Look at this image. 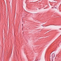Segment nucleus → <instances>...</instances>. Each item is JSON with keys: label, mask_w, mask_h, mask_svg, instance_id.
Returning a JSON list of instances; mask_svg holds the SVG:
<instances>
[{"label": "nucleus", "mask_w": 61, "mask_h": 61, "mask_svg": "<svg viewBox=\"0 0 61 61\" xmlns=\"http://www.w3.org/2000/svg\"><path fill=\"white\" fill-rule=\"evenodd\" d=\"M55 54L54 53H53L52 55V58L55 57Z\"/></svg>", "instance_id": "obj_1"}, {"label": "nucleus", "mask_w": 61, "mask_h": 61, "mask_svg": "<svg viewBox=\"0 0 61 61\" xmlns=\"http://www.w3.org/2000/svg\"><path fill=\"white\" fill-rule=\"evenodd\" d=\"M52 61H53V60H52Z\"/></svg>", "instance_id": "obj_2"}, {"label": "nucleus", "mask_w": 61, "mask_h": 61, "mask_svg": "<svg viewBox=\"0 0 61 61\" xmlns=\"http://www.w3.org/2000/svg\"><path fill=\"white\" fill-rule=\"evenodd\" d=\"M22 25H23V24H22Z\"/></svg>", "instance_id": "obj_3"}]
</instances>
